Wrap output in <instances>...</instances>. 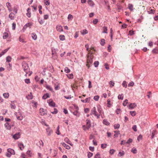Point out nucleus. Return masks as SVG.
<instances>
[{
  "label": "nucleus",
  "instance_id": "1",
  "mask_svg": "<svg viewBox=\"0 0 158 158\" xmlns=\"http://www.w3.org/2000/svg\"><path fill=\"white\" fill-rule=\"evenodd\" d=\"M93 53H90L89 54L87 58V63L86 65L88 66V68L90 67V65L91 64L93 61V56L92 55Z\"/></svg>",
  "mask_w": 158,
  "mask_h": 158
},
{
  "label": "nucleus",
  "instance_id": "2",
  "mask_svg": "<svg viewBox=\"0 0 158 158\" xmlns=\"http://www.w3.org/2000/svg\"><path fill=\"white\" fill-rule=\"evenodd\" d=\"M22 66L24 71L26 73H28L30 72V68L27 63L24 62H23L22 63Z\"/></svg>",
  "mask_w": 158,
  "mask_h": 158
},
{
  "label": "nucleus",
  "instance_id": "3",
  "mask_svg": "<svg viewBox=\"0 0 158 158\" xmlns=\"http://www.w3.org/2000/svg\"><path fill=\"white\" fill-rule=\"evenodd\" d=\"M46 109H44L43 108H41L39 110L40 113V114L41 115H44L45 114H46Z\"/></svg>",
  "mask_w": 158,
  "mask_h": 158
},
{
  "label": "nucleus",
  "instance_id": "4",
  "mask_svg": "<svg viewBox=\"0 0 158 158\" xmlns=\"http://www.w3.org/2000/svg\"><path fill=\"white\" fill-rule=\"evenodd\" d=\"M17 118L20 120H21L23 119V117L21 115L20 112H18V113H16L15 114Z\"/></svg>",
  "mask_w": 158,
  "mask_h": 158
},
{
  "label": "nucleus",
  "instance_id": "5",
  "mask_svg": "<svg viewBox=\"0 0 158 158\" xmlns=\"http://www.w3.org/2000/svg\"><path fill=\"white\" fill-rule=\"evenodd\" d=\"M20 133L19 132H18L15 134L14 135H13V138L15 139H17L19 138L20 137Z\"/></svg>",
  "mask_w": 158,
  "mask_h": 158
},
{
  "label": "nucleus",
  "instance_id": "6",
  "mask_svg": "<svg viewBox=\"0 0 158 158\" xmlns=\"http://www.w3.org/2000/svg\"><path fill=\"white\" fill-rule=\"evenodd\" d=\"M49 106L52 107H55L56 106V104L52 101V100L50 99L49 102H48Z\"/></svg>",
  "mask_w": 158,
  "mask_h": 158
},
{
  "label": "nucleus",
  "instance_id": "7",
  "mask_svg": "<svg viewBox=\"0 0 158 158\" xmlns=\"http://www.w3.org/2000/svg\"><path fill=\"white\" fill-rule=\"evenodd\" d=\"M46 131L48 136H50L51 133L52 132V131L50 129L49 127L46 129Z\"/></svg>",
  "mask_w": 158,
  "mask_h": 158
},
{
  "label": "nucleus",
  "instance_id": "8",
  "mask_svg": "<svg viewBox=\"0 0 158 158\" xmlns=\"http://www.w3.org/2000/svg\"><path fill=\"white\" fill-rule=\"evenodd\" d=\"M7 151L9 153H10L11 155H15V152L14 150L11 148H8L7 149Z\"/></svg>",
  "mask_w": 158,
  "mask_h": 158
},
{
  "label": "nucleus",
  "instance_id": "9",
  "mask_svg": "<svg viewBox=\"0 0 158 158\" xmlns=\"http://www.w3.org/2000/svg\"><path fill=\"white\" fill-rule=\"evenodd\" d=\"M88 4L91 6L93 7L94 5V2L91 0H89L87 1Z\"/></svg>",
  "mask_w": 158,
  "mask_h": 158
},
{
  "label": "nucleus",
  "instance_id": "10",
  "mask_svg": "<svg viewBox=\"0 0 158 158\" xmlns=\"http://www.w3.org/2000/svg\"><path fill=\"white\" fill-rule=\"evenodd\" d=\"M63 146L66 149H69L70 148V147L69 145L65 144L64 143H61Z\"/></svg>",
  "mask_w": 158,
  "mask_h": 158
},
{
  "label": "nucleus",
  "instance_id": "11",
  "mask_svg": "<svg viewBox=\"0 0 158 158\" xmlns=\"http://www.w3.org/2000/svg\"><path fill=\"white\" fill-rule=\"evenodd\" d=\"M6 6L8 8V10L9 11H11V10L10 8L11 7V5L10 3L9 2H7L6 3Z\"/></svg>",
  "mask_w": 158,
  "mask_h": 158
},
{
  "label": "nucleus",
  "instance_id": "12",
  "mask_svg": "<svg viewBox=\"0 0 158 158\" xmlns=\"http://www.w3.org/2000/svg\"><path fill=\"white\" fill-rule=\"evenodd\" d=\"M136 106V105L135 103H131L129 105V107L131 109H133Z\"/></svg>",
  "mask_w": 158,
  "mask_h": 158
},
{
  "label": "nucleus",
  "instance_id": "13",
  "mask_svg": "<svg viewBox=\"0 0 158 158\" xmlns=\"http://www.w3.org/2000/svg\"><path fill=\"white\" fill-rule=\"evenodd\" d=\"M82 127L83 128V129L85 131L87 130H88L90 128V126L89 125H87L86 126L84 125L82 126Z\"/></svg>",
  "mask_w": 158,
  "mask_h": 158
},
{
  "label": "nucleus",
  "instance_id": "14",
  "mask_svg": "<svg viewBox=\"0 0 158 158\" xmlns=\"http://www.w3.org/2000/svg\"><path fill=\"white\" fill-rule=\"evenodd\" d=\"M26 98L28 99H32L33 98V96L32 95V93L31 92H30V94H29L27 96H26Z\"/></svg>",
  "mask_w": 158,
  "mask_h": 158
},
{
  "label": "nucleus",
  "instance_id": "15",
  "mask_svg": "<svg viewBox=\"0 0 158 158\" xmlns=\"http://www.w3.org/2000/svg\"><path fill=\"white\" fill-rule=\"evenodd\" d=\"M18 146L19 148L21 150H23V149L24 148V146L23 144L21 143H19L18 144Z\"/></svg>",
  "mask_w": 158,
  "mask_h": 158
},
{
  "label": "nucleus",
  "instance_id": "16",
  "mask_svg": "<svg viewBox=\"0 0 158 158\" xmlns=\"http://www.w3.org/2000/svg\"><path fill=\"white\" fill-rule=\"evenodd\" d=\"M90 99V97L87 98L85 100H81V101L83 102H89Z\"/></svg>",
  "mask_w": 158,
  "mask_h": 158
},
{
  "label": "nucleus",
  "instance_id": "17",
  "mask_svg": "<svg viewBox=\"0 0 158 158\" xmlns=\"http://www.w3.org/2000/svg\"><path fill=\"white\" fill-rule=\"evenodd\" d=\"M56 29L58 31L60 32L62 31H63L62 27L61 26H57Z\"/></svg>",
  "mask_w": 158,
  "mask_h": 158
},
{
  "label": "nucleus",
  "instance_id": "18",
  "mask_svg": "<svg viewBox=\"0 0 158 158\" xmlns=\"http://www.w3.org/2000/svg\"><path fill=\"white\" fill-rule=\"evenodd\" d=\"M8 36V34L7 32H5L3 34V38L6 39Z\"/></svg>",
  "mask_w": 158,
  "mask_h": 158
},
{
  "label": "nucleus",
  "instance_id": "19",
  "mask_svg": "<svg viewBox=\"0 0 158 158\" xmlns=\"http://www.w3.org/2000/svg\"><path fill=\"white\" fill-rule=\"evenodd\" d=\"M14 14L13 13H10L9 16V18L11 20L14 19Z\"/></svg>",
  "mask_w": 158,
  "mask_h": 158
},
{
  "label": "nucleus",
  "instance_id": "20",
  "mask_svg": "<svg viewBox=\"0 0 158 158\" xmlns=\"http://www.w3.org/2000/svg\"><path fill=\"white\" fill-rule=\"evenodd\" d=\"M128 8L131 11H132L133 10V5L131 4H129L128 5Z\"/></svg>",
  "mask_w": 158,
  "mask_h": 158
},
{
  "label": "nucleus",
  "instance_id": "21",
  "mask_svg": "<svg viewBox=\"0 0 158 158\" xmlns=\"http://www.w3.org/2000/svg\"><path fill=\"white\" fill-rule=\"evenodd\" d=\"M73 114L74 115H75L77 117H79L80 115V113L77 110H76L73 112Z\"/></svg>",
  "mask_w": 158,
  "mask_h": 158
},
{
  "label": "nucleus",
  "instance_id": "22",
  "mask_svg": "<svg viewBox=\"0 0 158 158\" xmlns=\"http://www.w3.org/2000/svg\"><path fill=\"white\" fill-rule=\"evenodd\" d=\"M31 36L32 39L34 40H35L37 38V36L36 34L35 33H32Z\"/></svg>",
  "mask_w": 158,
  "mask_h": 158
},
{
  "label": "nucleus",
  "instance_id": "23",
  "mask_svg": "<svg viewBox=\"0 0 158 158\" xmlns=\"http://www.w3.org/2000/svg\"><path fill=\"white\" fill-rule=\"evenodd\" d=\"M4 125L5 127L7 129H9L10 128V125L8 123L6 122L5 124Z\"/></svg>",
  "mask_w": 158,
  "mask_h": 158
},
{
  "label": "nucleus",
  "instance_id": "24",
  "mask_svg": "<svg viewBox=\"0 0 158 158\" xmlns=\"http://www.w3.org/2000/svg\"><path fill=\"white\" fill-rule=\"evenodd\" d=\"M156 131L153 130V131L152 133V136L151 137V139H152L154 138V135L156 134Z\"/></svg>",
  "mask_w": 158,
  "mask_h": 158
},
{
  "label": "nucleus",
  "instance_id": "25",
  "mask_svg": "<svg viewBox=\"0 0 158 158\" xmlns=\"http://www.w3.org/2000/svg\"><path fill=\"white\" fill-rule=\"evenodd\" d=\"M10 48H7L5 49L3 51H2L1 53L2 55H3L4 54L7 52Z\"/></svg>",
  "mask_w": 158,
  "mask_h": 158
},
{
  "label": "nucleus",
  "instance_id": "26",
  "mask_svg": "<svg viewBox=\"0 0 158 158\" xmlns=\"http://www.w3.org/2000/svg\"><path fill=\"white\" fill-rule=\"evenodd\" d=\"M105 42V40L104 39H102L101 40L100 44L102 46H104Z\"/></svg>",
  "mask_w": 158,
  "mask_h": 158
},
{
  "label": "nucleus",
  "instance_id": "27",
  "mask_svg": "<svg viewBox=\"0 0 158 158\" xmlns=\"http://www.w3.org/2000/svg\"><path fill=\"white\" fill-rule=\"evenodd\" d=\"M60 40L63 41L65 40V36L64 35H60L59 36Z\"/></svg>",
  "mask_w": 158,
  "mask_h": 158
},
{
  "label": "nucleus",
  "instance_id": "28",
  "mask_svg": "<svg viewBox=\"0 0 158 158\" xmlns=\"http://www.w3.org/2000/svg\"><path fill=\"white\" fill-rule=\"evenodd\" d=\"M81 34L83 35H84L88 33V31L86 29L83 30L82 31H81Z\"/></svg>",
  "mask_w": 158,
  "mask_h": 158
},
{
  "label": "nucleus",
  "instance_id": "29",
  "mask_svg": "<svg viewBox=\"0 0 158 158\" xmlns=\"http://www.w3.org/2000/svg\"><path fill=\"white\" fill-rule=\"evenodd\" d=\"M114 132L115 134H114V136L115 137H117L118 136V134H120V132L119 131H114Z\"/></svg>",
  "mask_w": 158,
  "mask_h": 158
},
{
  "label": "nucleus",
  "instance_id": "30",
  "mask_svg": "<svg viewBox=\"0 0 158 158\" xmlns=\"http://www.w3.org/2000/svg\"><path fill=\"white\" fill-rule=\"evenodd\" d=\"M118 99L123 100V94H121L118 95Z\"/></svg>",
  "mask_w": 158,
  "mask_h": 158
},
{
  "label": "nucleus",
  "instance_id": "31",
  "mask_svg": "<svg viewBox=\"0 0 158 158\" xmlns=\"http://www.w3.org/2000/svg\"><path fill=\"white\" fill-rule=\"evenodd\" d=\"M107 27L104 26L103 27V33H107Z\"/></svg>",
  "mask_w": 158,
  "mask_h": 158
},
{
  "label": "nucleus",
  "instance_id": "32",
  "mask_svg": "<svg viewBox=\"0 0 158 158\" xmlns=\"http://www.w3.org/2000/svg\"><path fill=\"white\" fill-rule=\"evenodd\" d=\"M103 123L106 125H108L110 124V123L106 119H104L103 120Z\"/></svg>",
  "mask_w": 158,
  "mask_h": 158
},
{
  "label": "nucleus",
  "instance_id": "33",
  "mask_svg": "<svg viewBox=\"0 0 158 158\" xmlns=\"http://www.w3.org/2000/svg\"><path fill=\"white\" fill-rule=\"evenodd\" d=\"M45 87L51 91H52V89L50 85H47Z\"/></svg>",
  "mask_w": 158,
  "mask_h": 158
},
{
  "label": "nucleus",
  "instance_id": "34",
  "mask_svg": "<svg viewBox=\"0 0 158 158\" xmlns=\"http://www.w3.org/2000/svg\"><path fill=\"white\" fill-rule=\"evenodd\" d=\"M64 140L68 144H69L71 145L72 146L73 145V144H71L69 143V142H70V141H69V139H68V138L67 137L65 138L64 139Z\"/></svg>",
  "mask_w": 158,
  "mask_h": 158
},
{
  "label": "nucleus",
  "instance_id": "35",
  "mask_svg": "<svg viewBox=\"0 0 158 158\" xmlns=\"http://www.w3.org/2000/svg\"><path fill=\"white\" fill-rule=\"evenodd\" d=\"M94 114L95 116H96L97 117V118H99V117L100 116V114H98L96 111H95V113H94L93 114Z\"/></svg>",
  "mask_w": 158,
  "mask_h": 158
},
{
  "label": "nucleus",
  "instance_id": "36",
  "mask_svg": "<svg viewBox=\"0 0 158 158\" xmlns=\"http://www.w3.org/2000/svg\"><path fill=\"white\" fill-rule=\"evenodd\" d=\"M152 52L154 53H158V48H154L152 50Z\"/></svg>",
  "mask_w": 158,
  "mask_h": 158
},
{
  "label": "nucleus",
  "instance_id": "37",
  "mask_svg": "<svg viewBox=\"0 0 158 158\" xmlns=\"http://www.w3.org/2000/svg\"><path fill=\"white\" fill-rule=\"evenodd\" d=\"M96 110L95 107H94L92 109L91 112V115H92L94 113H95Z\"/></svg>",
  "mask_w": 158,
  "mask_h": 158
},
{
  "label": "nucleus",
  "instance_id": "38",
  "mask_svg": "<svg viewBox=\"0 0 158 158\" xmlns=\"http://www.w3.org/2000/svg\"><path fill=\"white\" fill-rule=\"evenodd\" d=\"M3 96L5 98H8L9 94L8 93H5L3 94Z\"/></svg>",
  "mask_w": 158,
  "mask_h": 158
},
{
  "label": "nucleus",
  "instance_id": "39",
  "mask_svg": "<svg viewBox=\"0 0 158 158\" xmlns=\"http://www.w3.org/2000/svg\"><path fill=\"white\" fill-rule=\"evenodd\" d=\"M64 71L66 73H69L70 72V70L67 67H65L64 69Z\"/></svg>",
  "mask_w": 158,
  "mask_h": 158
},
{
  "label": "nucleus",
  "instance_id": "40",
  "mask_svg": "<svg viewBox=\"0 0 158 158\" xmlns=\"http://www.w3.org/2000/svg\"><path fill=\"white\" fill-rule=\"evenodd\" d=\"M120 127V125L119 124H115L114 125V127L115 129H118Z\"/></svg>",
  "mask_w": 158,
  "mask_h": 158
},
{
  "label": "nucleus",
  "instance_id": "41",
  "mask_svg": "<svg viewBox=\"0 0 158 158\" xmlns=\"http://www.w3.org/2000/svg\"><path fill=\"white\" fill-rule=\"evenodd\" d=\"M67 77L69 78L72 79L73 78V74L72 73L71 74H67Z\"/></svg>",
  "mask_w": 158,
  "mask_h": 158
},
{
  "label": "nucleus",
  "instance_id": "42",
  "mask_svg": "<svg viewBox=\"0 0 158 158\" xmlns=\"http://www.w3.org/2000/svg\"><path fill=\"white\" fill-rule=\"evenodd\" d=\"M93 155V153L90 152H88V158H90Z\"/></svg>",
  "mask_w": 158,
  "mask_h": 158
},
{
  "label": "nucleus",
  "instance_id": "43",
  "mask_svg": "<svg viewBox=\"0 0 158 158\" xmlns=\"http://www.w3.org/2000/svg\"><path fill=\"white\" fill-rule=\"evenodd\" d=\"M19 41H20V42H21L22 43H26V42L23 39H22L21 38V36H20L19 37Z\"/></svg>",
  "mask_w": 158,
  "mask_h": 158
},
{
  "label": "nucleus",
  "instance_id": "44",
  "mask_svg": "<svg viewBox=\"0 0 158 158\" xmlns=\"http://www.w3.org/2000/svg\"><path fill=\"white\" fill-rule=\"evenodd\" d=\"M86 125H89L90 126V127L91 126V124L90 123V120L88 119H87L86 120Z\"/></svg>",
  "mask_w": 158,
  "mask_h": 158
},
{
  "label": "nucleus",
  "instance_id": "45",
  "mask_svg": "<svg viewBox=\"0 0 158 158\" xmlns=\"http://www.w3.org/2000/svg\"><path fill=\"white\" fill-rule=\"evenodd\" d=\"M6 61L9 62L11 61V57L10 56H8L6 58Z\"/></svg>",
  "mask_w": 158,
  "mask_h": 158
},
{
  "label": "nucleus",
  "instance_id": "46",
  "mask_svg": "<svg viewBox=\"0 0 158 158\" xmlns=\"http://www.w3.org/2000/svg\"><path fill=\"white\" fill-rule=\"evenodd\" d=\"M99 63V62L98 61H96L94 62V67H97Z\"/></svg>",
  "mask_w": 158,
  "mask_h": 158
},
{
  "label": "nucleus",
  "instance_id": "47",
  "mask_svg": "<svg viewBox=\"0 0 158 158\" xmlns=\"http://www.w3.org/2000/svg\"><path fill=\"white\" fill-rule=\"evenodd\" d=\"M107 106L108 107H110L111 106L110 101V100L108 99L107 101Z\"/></svg>",
  "mask_w": 158,
  "mask_h": 158
},
{
  "label": "nucleus",
  "instance_id": "48",
  "mask_svg": "<svg viewBox=\"0 0 158 158\" xmlns=\"http://www.w3.org/2000/svg\"><path fill=\"white\" fill-rule=\"evenodd\" d=\"M54 111L53 112H52L51 113L54 114H56L58 112V110L56 108H54Z\"/></svg>",
  "mask_w": 158,
  "mask_h": 158
},
{
  "label": "nucleus",
  "instance_id": "49",
  "mask_svg": "<svg viewBox=\"0 0 158 158\" xmlns=\"http://www.w3.org/2000/svg\"><path fill=\"white\" fill-rule=\"evenodd\" d=\"M130 113L132 116H135L136 114V113L135 111H130Z\"/></svg>",
  "mask_w": 158,
  "mask_h": 158
},
{
  "label": "nucleus",
  "instance_id": "50",
  "mask_svg": "<svg viewBox=\"0 0 158 158\" xmlns=\"http://www.w3.org/2000/svg\"><path fill=\"white\" fill-rule=\"evenodd\" d=\"M94 158H100V154L99 152H98L95 156Z\"/></svg>",
  "mask_w": 158,
  "mask_h": 158
},
{
  "label": "nucleus",
  "instance_id": "51",
  "mask_svg": "<svg viewBox=\"0 0 158 158\" xmlns=\"http://www.w3.org/2000/svg\"><path fill=\"white\" fill-rule=\"evenodd\" d=\"M128 103V100L127 99H126L123 103V105L124 106H126L127 105V104Z\"/></svg>",
  "mask_w": 158,
  "mask_h": 158
},
{
  "label": "nucleus",
  "instance_id": "52",
  "mask_svg": "<svg viewBox=\"0 0 158 158\" xmlns=\"http://www.w3.org/2000/svg\"><path fill=\"white\" fill-rule=\"evenodd\" d=\"M155 11V10H154L153 9H151L149 11H148V12L149 14H154V12Z\"/></svg>",
  "mask_w": 158,
  "mask_h": 158
},
{
  "label": "nucleus",
  "instance_id": "53",
  "mask_svg": "<svg viewBox=\"0 0 158 158\" xmlns=\"http://www.w3.org/2000/svg\"><path fill=\"white\" fill-rule=\"evenodd\" d=\"M99 97L98 95L95 96L94 97V99L96 101H97L98 100Z\"/></svg>",
  "mask_w": 158,
  "mask_h": 158
},
{
  "label": "nucleus",
  "instance_id": "54",
  "mask_svg": "<svg viewBox=\"0 0 158 158\" xmlns=\"http://www.w3.org/2000/svg\"><path fill=\"white\" fill-rule=\"evenodd\" d=\"M131 152L135 154L136 153L137 150L135 148H133L131 149Z\"/></svg>",
  "mask_w": 158,
  "mask_h": 158
},
{
  "label": "nucleus",
  "instance_id": "55",
  "mask_svg": "<svg viewBox=\"0 0 158 158\" xmlns=\"http://www.w3.org/2000/svg\"><path fill=\"white\" fill-rule=\"evenodd\" d=\"M137 126L136 125H133L132 127V128L133 130L134 131H137Z\"/></svg>",
  "mask_w": 158,
  "mask_h": 158
},
{
  "label": "nucleus",
  "instance_id": "56",
  "mask_svg": "<svg viewBox=\"0 0 158 158\" xmlns=\"http://www.w3.org/2000/svg\"><path fill=\"white\" fill-rule=\"evenodd\" d=\"M123 86L124 87H125V88L127 87V85L126 84V82L125 81H124L122 84Z\"/></svg>",
  "mask_w": 158,
  "mask_h": 158
},
{
  "label": "nucleus",
  "instance_id": "57",
  "mask_svg": "<svg viewBox=\"0 0 158 158\" xmlns=\"http://www.w3.org/2000/svg\"><path fill=\"white\" fill-rule=\"evenodd\" d=\"M107 144H102L101 145V147L102 148H106Z\"/></svg>",
  "mask_w": 158,
  "mask_h": 158
},
{
  "label": "nucleus",
  "instance_id": "58",
  "mask_svg": "<svg viewBox=\"0 0 158 158\" xmlns=\"http://www.w3.org/2000/svg\"><path fill=\"white\" fill-rule=\"evenodd\" d=\"M27 155H28L29 156H31L32 153L31 151L28 150V151H27Z\"/></svg>",
  "mask_w": 158,
  "mask_h": 158
},
{
  "label": "nucleus",
  "instance_id": "59",
  "mask_svg": "<svg viewBox=\"0 0 158 158\" xmlns=\"http://www.w3.org/2000/svg\"><path fill=\"white\" fill-rule=\"evenodd\" d=\"M98 19H94L93 21V23L94 24H96L98 22Z\"/></svg>",
  "mask_w": 158,
  "mask_h": 158
},
{
  "label": "nucleus",
  "instance_id": "60",
  "mask_svg": "<svg viewBox=\"0 0 158 158\" xmlns=\"http://www.w3.org/2000/svg\"><path fill=\"white\" fill-rule=\"evenodd\" d=\"M109 84L110 85V87H112L113 86H114V82L113 81H111L109 82Z\"/></svg>",
  "mask_w": 158,
  "mask_h": 158
},
{
  "label": "nucleus",
  "instance_id": "61",
  "mask_svg": "<svg viewBox=\"0 0 158 158\" xmlns=\"http://www.w3.org/2000/svg\"><path fill=\"white\" fill-rule=\"evenodd\" d=\"M132 141V140L131 138H129L126 142V143L129 144V143H131Z\"/></svg>",
  "mask_w": 158,
  "mask_h": 158
},
{
  "label": "nucleus",
  "instance_id": "62",
  "mask_svg": "<svg viewBox=\"0 0 158 158\" xmlns=\"http://www.w3.org/2000/svg\"><path fill=\"white\" fill-rule=\"evenodd\" d=\"M142 138V136L141 135H140L137 137V140L139 141Z\"/></svg>",
  "mask_w": 158,
  "mask_h": 158
},
{
  "label": "nucleus",
  "instance_id": "63",
  "mask_svg": "<svg viewBox=\"0 0 158 158\" xmlns=\"http://www.w3.org/2000/svg\"><path fill=\"white\" fill-rule=\"evenodd\" d=\"M115 152V150L114 149H111L110 151V153L111 155H113L114 153V152Z\"/></svg>",
  "mask_w": 158,
  "mask_h": 158
},
{
  "label": "nucleus",
  "instance_id": "64",
  "mask_svg": "<svg viewBox=\"0 0 158 158\" xmlns=\"http://www.w3.org/2000/svg\"><path fill=\"white\" fill-rule=\"evenodd\" d=\"M25 82L27 84H29L30 83V80L29 79H26L25 80Z\"/></svg>",
  "mask_w": 158,
  "mask_h": 158
}]
</instances>
